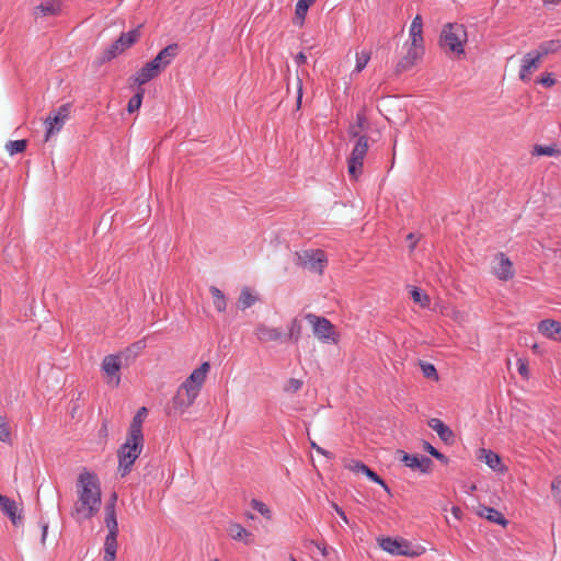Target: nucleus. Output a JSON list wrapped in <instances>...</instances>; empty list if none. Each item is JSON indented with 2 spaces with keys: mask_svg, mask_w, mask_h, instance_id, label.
<instances>
[{
  "mask_svg": "<svg viewBox=\"0 0 561 561\" xmlns=\"http://www.w3.org/2000/svg\"><path fill=\"white\" fill-rule=\"evenodd\" d=\"M78 504L75 508L77 515L89 519L93 517L101 506V485L94 472L83 470L77 482Z\"/></svg>",
  "mask_w": 561,
  "mask_h": 561,
  "instance_id": "f257e3e1",
  "label": "nucleus"
},
{
  "mask_svg": "<svg viewBox=\"0 0 561 561\" xmlns=\"http://www.w3.org/2000/svg\"><path fill=\"white\" fill-rule=\"evenodd\" d=\"M367 129L365 108L356 114V123L348 127V136L356 138L355 146L347 159V172L353 180H357L363 173L364 159L368 151V136L360 134Z\"/></svg>",
  "mask_w": 561,
  "mask_h": 561,
  "instance_id": "f03ea898",
  "label": "nucleus"
},
{
  "mask_svg": "<svg viewBox=\"0 0 561 561\" xmlns=\"http://www.w3.org/2000/svg\"><path fill=\"white\" fill-rule=\"evenodd\" d=\"M468 39L467 30L459 23H447L439 36V46L457 56L465 54L463 45Z\"/></svg>",
  "mask_w": 561,
  "mask_h": 561,
  "instance_id": "7ed1b4c3",
  "label": "nucleus"
},
{
  "mask_svg": "<svg viewBox=\"0 0 561 561\" xmlns=\"http://www.w3.org/2000/svg\"><path fill=\"white\" fill-rule=\"evenodd\" d=\"M144 447V439L130 440L127 435L126 442L117 450L118 456V472L122 478L126 477L130 471L136 459L141 454Z\"/></svg>",
  "mask_w": 561,
  "mask_h": 561,
  "instance_id": "20e7f679",
  "label": "nucleus"
},
{
  "mask_svg": "<svg viewBox=\"0 0 561 561\" xmlns=\"http://www.w3.org/2000/svg\"><path fill=\"white\" fill-rule=\"evenodd\" d=\"M197 396L196 389L183 388L181 385L172 398L171 404L167 408L168 415L183 414L194 403Z\"/></svg>",
  "mask_w": 561,
  "mask_h": 561,
  "instance_id": "39448f33",
  "label": "nucleus"
},
{
  "mask_svg": "<svg viewBox=\"0 0 561 561\" xmlns=\"http://www.w3.org/2000/svg\"><path fill=\"white\" fill-rule=\"evenodd\" d=\"M379 546L393 556L416 557L421 553L411 542L402 538L385 537L379 539Z\"/></svg>",
  "mask_w": 561,
  "mask_h": 561,
  "instance_id": "423d86ee",
  "label": "nucleus"
},
{
  "mask_svg": "<svg viewBox=\"0 0 561 561\" xmlns=\"http://www.w3.org/2000/svg\"><path fill=\"white\" fill-rule=\"evenodd\" d=\"M305 319L312 325L314 335L321 341L332 340L337 341V334L334 331V325L324 317H319L314 313H307Z\"/></svg>",
  "mask_w": 561,
  "mask_h": 561,
  "instance_id": "0eeeda50",
  "label": "nucleus"
},
{
  "mask_svg": "<svg viewBox=\"0 0 561 561\" xmlns=\"http://www.w3.org/2000/svg\"><path fill=\"white\" fill-rule=\"evenodd\" d=\"M396 458L403 462L405 467L421 473H430L434 466L431 458L417 454L411 455L402 449L396 451Z\"/></svg>",
  "mask_w": 561,
  "mask_h": 561,
  "instance_id": "6e6552de",
  "label": "nucleus"
},
{
  "mask_svg": "<svg viewBox=\"0 0 561 561\" xmlns=\"http://www.w3.org/2000/svg\"><path fill=\"white\" fill-rule=\"evenodd\" d=\"M297 265L308 267L313 272H323L324 263H327L325 253L322 250H310L295 253Z\"/></svg>",
  "mask_w": 561,
  "mask_h": 561,
  "instance_id": "1a4fd4ad",
  "label": "nucleus"
},
{
  "mask_svg": "<svg viewBox=\"0 0 561 561\" xmlns=\"http://www.w3.org/2000/svg\"><path fill=\"white\" fill-rule=\"evenodd\" d=\"M70 110L71 103L62 104L54 113L53 116L49 115L46 118L47 128L45 134V140H48L54 133L59 131L62 128L65 122L69 118Z\"/></svg>",
  "mask_w": 561,
  "mask_h": 561,
  "instance_id": "9d476101",
  "label": "nucleus"
},
{
  "mask_svg": "<svg viewBox=\"0 0 561 561\" xmlns=\"http://www.w3.org/2000/svg\"><path fill=\"white\" fill-rule=\"evenodd\" d=\"M424 46H413L410 44L405 55L397 62L394 72L401 75L410 70L416 61L424 55Z\"/></svg>",
  "mask_w": 561,
  "mask_h": 561,
  "instance_id": "9b49d317",
  "label": "nucleus"
},
{
  "mask_svg": "<svg viewBox=\"0 0 561 561\" xmlns=\"http://www.w3.org/2000/svg\"><path fill=\"white\" fill-rule=\"evenodd\" d=\"M160 73L159 68L150 60L129 78V81H131L130 87L138 85V88H141V85L157 78Z\"/></svg>",
  "mask_w": 561,
  "mask_h": 561,
  "instance_id": "f8f14e48",
  "label": "nucleus"
},
{
  "mask_svg": "<svg viewBox=\"0 0 561 561\" xmlns=\"http://www.w3.org/2000/svg\"><path fill=\"white\" fill-rule=\"evenodd\" d=\"M209 369L210 364L208 362L202 363V365L198 368L194 369L182 383L183 388L196 389V393H199L201 388L206 380Z\"/></svg>",
  "mask_w": 561,
  "mask_h": 561,
  "instance_id": "ddd939ff",
  "label": "nucleus"
},
{
  "mask_svg": "<svg viewBox=\"0 0 561 561\" xmlns=\"http://www.w3.org/2000/svg\"><path fill=\"white\" fill-rule=\"evenodd\" d=\"M180 53V46L178 43L169 44L167 47L161 49L158 55L151 60L159 70L162 72Z\"/></svg>",
  "mask_w": 561,
  "mask_h": 561,
  "instance_id": "4468645a",
  "label": "nucleus"
},
{
  "mask_svg": "<svg viewBox=\"0 0 561 561\" xmlns=\"http://www.w3.org/2000/svg\"><path fill=\"white\" fill-rule=\"evenodd\" d=\"M350 470L356 473L365 474L370 481L381 485L387 493L390 494V489L385 482V480L378 476L374 470H371L367 465L359 460H351L346 466Z\"/></svg>",
  "mask_w": 561,
  "mask_h": 561,
  "instance_id": "2eb2a0df",
  "label": "nucleus"
},
{
  "mask_svg": "<svg viewBox=\"0 0 561 561\" xmlns=\"http://www.w3.org/2000/svg\"><path fill=\"white\" fill-rule=\"evenodd\" d=\"M61 5L60 0H46L34 8L33 15L35 19L57 16L61 12Z\"/></svg>",
  "mask_w": 561,
  "mask_h": 561,
  "instance_id": "dca6fc26",
  "label": "nucleus"
},
{
  "mask_svg": "<svg viewBox=\"0 0 561 561\" xmlns=\"http://www.w3.org/2000/svg\"><path fill=\"white\" fill-rule=\"evenodd\" d=\"M427 425L434 430L439 438L447 445H453L456 440L454 432L442 420L433 417L428 420Z\"/></svg>",
  "mask_w": 561,
  "mask_h": 561,
  "instance_id": "f3484780",
  "label": "nucleus"
},
{
  "mask_svg": "<svg viewBox=\"0 0 561 561\" xmlns=\"http://www.w3.org/2000/svg\"><path fill=\"white\" fill-rule=\"evenodd\" d=\"M148 414V410L145 407H141L137 413L134 415L133 421L130 423L127 435L130 436V440L134 439H144L142 434V423L145 417Z\"/></svg>",
  "mask_w": 561,
  "mask_h": 561,
  "instance_id": "a211bd4d",
  "label": "nucleus"
},
{
  "mask_svg": "<svg viewBox=\"0 0 561 561\" xmlns=\"http://www.w3.org/2000/svg\"><path fill=\"white\" fill-rule=\"evenodd\" d=\"M538 331L552 340L561 341V322L552 319H545L538 323Z\"/></svg>",
  "mask_w": 561,
  "mask_h": 561,
  "instance_id": "6ab92c4d",
  "label": "nucleus"
},
{
  "mask_svg": "<svg viewBox=\"0 0 561 561\" xmlns=\"http://www.w3.org/2000/svg\"><path fill=\"white\" fill-rule=\"evenodd\" d=\"M0 508L4 515H7L14 526H18L22 522L21 514L18 513L16 503L8 497L7 495L0 494Z\"/></svg>",
  "mask_w": 561,
  "mask_h": 561,
  "instance_id": "aec40b11",
  "label": "nucleus"
},
{
  "mask_svg": "<svg viewBox=\"0 0 561 561\" xmlns=\"http://www.w3.org/2000/svg\"><path fill=\"white\" fill-rule=\"evenodd\" d=\"M122 366L121 355H107L104 357L102 362V369L105 371L107 376H115V387H118L121 382V377L117 375Z\"/></svg>",
  "mask_w": 561,
  "mask_h": 561,
  "instance_id": "412c9836",
  "label": "nucleus"
},
{
  "mask_svg": "<svg viewBox=\"0 0 561 561\" xmlns=\"http://www.w3.org/2000/svg\"><path fill=\"white\" fill-rule=\"evenodd\" d=\"M477 514L480 517H483V518L488 519L489 522L501 525L503 527H505L508 524V520L504 517V515L499 510H496L494 507H490V506L481 504V505H479V507L477 510Z\"/></svg>",
  "mask_w": 561,
  "mask_h": 561,
  "instance_id": "4be33fe9",
  "label": "nucleus"
},
{
  "mask_svg": "<svg viewBox=\"0 0 561 561\" xmlns=\"http://www.w3.org/2000/svg\"><path fill=\"white\" fill-rule=\"evenodd\" d=\"M255 335L261 342L279 341L284 339V334L277 328H270L263 323L255 328Z\"/></svg>",
  "mask_w": 561,
  "mask_h": 561,
  "instance_id": "5701e85b",
  "label": "nucleus"
},
{
  "mask_svg": "<svg viewBox=\"0 0 561 561\" xmlns=\"http://www.w3.org/2000/svg\"><path fill=\"white\" fill-rule=\"evenodd\" d=\"M142 27V25H138L137 27L126 32V33H122L119 35V37L116 39V43L119 45V48L123 49V51H125L126 49H128L129 47H131L134 44H136L140 36H141V32H140V28Z\"/></svg>",
  "mask_w": 561,
  "mask_h": 561,
  "instance_id": "b1692460",
  "label": "nucleus"
},
{
  "mask_svg": "<svg viewBox=\"0 0 561 561\" xmlns=\"http://www.w3.org/2000/svg\"><path fill=\"white\" fill-rule=\"evenodd\" d=\"M410 44H412L413 46H424L423 20L420 14H416L415 18L412 20L410 26Z\"/></svg>",
  "mask_w": 561,
  "mask_h": 561,
  "instance_id": "393cba45",
  "label": "nucleus"
},
{
  "mask_svg": "<svg viewBox=\"0 0 561 561\" xmlns=\"http://www.w3.org/2000/svg\"><path fill=\"white\" fill-rule=\"evenodd\" d=\"M501 261L495 268V274L501 280H508L514 277L513 263L504 253H500Z\"/></svg>",
  "mask_w": 561,
  "mask_h": 561,
  "instance_id": "a878e982",
  "label": "nucleus"
},
{
  "mask_svg": "<svg viewBox=\"0 0 561 561\" xmlns=\"http://www.w3.org/2000/svg\"><path fill=\"white\" fill-rule=\"evenodd\" d=\"M227 531L234 540L242 541L245 545H250L252 542V534L238 523L230 524Z\"/></svg>",
  "mask_w": 561,
  "mask_h": 561,
  "instance_id": "bb28decb",
  "label": "nucleus"
},
{
  "mask_svg": "<svg viewBox=\"0 0 561 561\" xmlns=\"http://www.w3.org/2000/svg\"><path fill=\"white\" fill-rule=\"evenodd\" d=\"M561 49V39H550L541 42L535 49L536 53L540 54L541 58L550 54H556Z\"/></svg>",
  "mask_w": 561,
  "mask_h": 561,
  "instance_id": "cd10ccee",
  "label": "nucleus"
},
{
  "mask_svg": "<svg viewBox=\"0 0 561 561\" xmlns=\"http://www.w3.org/2000/svg\"><path fill=\"white\" fill-rule=\"evenodd\" d=\"M481 453L483 454L485 463L491 469L497 470V471L506 470V468L502 465L501 457L496 453H494L490 449H484V448L481 449Z\"/></svg>",
  "mask_w": 561,
  "mask_h": 561,
  "instance_id": "c85d7f7f",
  "label": "nucleus"
},
{
  "mask_svg": "<svg viewBox=\"0 0 561 561\" xmlns=\"http://www.w3.org/2000/svg\"><path fill=\"white\" fill-rule=\"evenodd\" d=\"M123 51L122 48H119V45L115 42H113L106 49L103 50L102 55L98 58L96 62L98 65H104L105 62L111 61L118 55H121Z\"/></svg>",
  "mask_w": 561,
  "mask_h": 561,
  "instance_id": "c756f323",
  "label": "nucleus"
},
{
  "mask_svg": "<svg viewBox=\"0 0 561 561\" xmlns=\"http://www.w3.org/2000/svg\"><path fill=\"white\" fill-rule=\"evenodd\" d=\"M259 297L253 295L249 287H243L238 299V307L241 310H245L253 306Z\"/></svg>",
  "mask_w": 561,
  "mask_h": 561,
  "instance_id": "7c9ffc66",
  "label": "nucleus"
},
{
  "mask_svg": "<svg viewBox=\"0 0 561 561\" xmlns=\"http://www.w3.org/2000/svg\"><path fill=\"white\" fill-rule=\"evenodd\" d=\"M209 291L213 296V302L218 312H225L227 309V299L225 294L216 286H210Z\"/></svg>",
  "mask_w": 561,
  "mask_h": 561,
  "instance_id": "2f4dec72",
  "label": "nucleus"
},
{
  "mask_svg": "<svg viewBox=\"0 0 561 561\" xmlns=\"http://www.w3.org/2000/svg\"><path fill=\"white\" fill-rule=\"evenodd\" d=\"M301 333H302L301 321L297 318H294L290 322L288 333L284 334V340L297 343L301 337Z\"/></svg>",
  "mask_w": 561,
  "mask_h": 561,
  "instance_id": "473e14b6",
  "label": "nucleus"
},
{
  "mask_svg": "<svg viewBox=\"0 0 561 561\" xmlns=\"http://www.w3.org/2000/svg\"><path fill=\"white\" fill-rule=\"evenodd\" d=\"M105 524L108 528V534L105 539H110L111 541L117 540L118 535V524L116 519V514H105Z\"/></svg>",
  "mask_w": 561,
  "mask_h": 561,
  "instance_id": "72a5a7b5",
  "label": "nucleus"
},
{
  "mask_svg": "<svg viewBox=\"0 0 561 561\" xmlns=\"http://www.w3.org/2000/svg\"><path fill=\"white\" fill-rule=\"evenodd\" d=\"M541 59L540 54L536 53V50H531L524 56L522 62L526 68L534 71L540 67Z\"/></svg>",
  "mask_w": 561,
  "mask_h": 561,
  "instance_id": "f704fd0d",
  "label": "nucleus"
},
{
  "mask_svg": "<svg viewBox=\"0 0 561 561\" xmlns=\"http://www.w3.org/2000/svg\"><path fill=\"white\" fill-rule=\"evenodd\" d=\"M5 148L11 156H14L16 153H22L27 148V140L26 139L10 140L7 142Z\"/></svg>",
  "mask_w": 561,
  "mask_h": 561,
  "instance_id": "c9c22d12",
  "label": "nucleus"
},
{
  "mask_svg": "<svg viewBox=\"0 0 561 561\" xmlns=\"http://www.w3.org/2000/svg\"><path fill=\"white\" fill-rule=\"evenodd\" d=\"M145 90L142 88H138V91L129 99L127 104L128 113H134L138 111L141 106L144 99Z\"/></svg>",
  "mask_w": 561,
  "mask_h": 561,
  "instance_id": "e433bc0d",
  "label": "nucleus"
},
{
  "mask_svg": "<svg viewBox=\"0 0 561 561\" xmlns=\"http://www.w3.org/2000/svg\"><path fill=\"white\" fill-rule=\"evenodd\" d=\"M411 297L414 302L419 304L421 307L425 308L430 306V297L424 291H422L419 287H413L411 290Z\"/></svg>",
  "mask_w": 561,
  "mask_h": 561,
  "instance_id": "4c0bfd02",
  "label": "nucleus"
},
{
  "mask_svg": "<svg viewBox=\"0 0 561 561\" xmlns=\"http://www.w3.org/2000/svg\"><path fill=\"white\" fill-rule=\"evenodd\" d=\"M117 551V540L111 541L105 539L104 542V561H115Z\"/></svg>",
  "mask_w": 561,
  "mask_h": 561,
  "instance_id": "58836bf2",
  "label": "nucleus"
},
{
  "mask_svg": "<svg viewBox=\"0 0 561 561\" xmlns=\"http://www.w3.org/2000/svg\"><path fill=\"white\" fill-rule=\"evenodd\" d=\"M419 365L425 378L438 380L437 369L432 363L420 360Z\"/></svg>",
  "mask_w": 561,
  "mask_h": 561,
  "instance_id": "ea45409f",
  "label": "nucleus"
},
{
  "mask_svg": "<svg viewBox=\"0 0 561 561\" xmlns=\"http://www.w3.org/2000/svg\"><path fill=\"white\" fill-rule=\"evenodd\" d=\"M0 442L12 444L11 430L5 416H0Z\"/></svg>",
  "mask_w": 561,
  "mask_h": 561,
  "instance_id": "a19ab883",
  "label": "nucleus"
},
{
  "mask_svg": "<svg viewBox=\"0 0 561 561\" xmlns=\"http://www.w3.org/2000/svg\"><path fill=\"white\" fill-rule=\"evenodd\" d=\"M314 1L316 0H298L295 9L296 16L304 21L309 8L314 3Z\"/></svg>",
  "mask_w": 561,
  "mask_h": 561,
  "instance_id": "79ce46f5",
  "label": "nucleus"
},
{
  "mask_svg": "<svg viewBox=\"0 0 561 561\" xmlns=\"http://www.w3.org/2000/svg\"><path fill=\"white\" fill-rule=\"evenodd\" d=\"M423 449L431 456H433L435 459L439 460L442 463L447 465L449 462L448 457H446L443 453H440L426 440L423 443Z\"/></svg>",
  "mask_w": 561,
  "mask_h": 561,
  "instance_id": "37998d69",
  "label": "nucleus"
},
{
  "mask_svg": "<svg viewBox=\"0 0 561 561\" xmlns=\"http://www.w3.org/2000/svg\"><path fill=\"white\" fill-rule=\"evenodd\" d=\"M534 154L536 156H548V157H553V156H557L560 153V150L557 149L554 146H541V145H536L534 147V151H533Z\"/></svg>",
  "mask_w": 561,
  "mask_h": 561,
  "instance_id": "c03bdc74",
  "label": "nucleus"
},
{
  "mask_svg": "<svg viewBox=\"0 0 561 561\" xmlns=\"http://www.w3.org/2000/svg\"><path fill=\"white\" fill-rule=\"evenodd\" d=\"M369 59H370V53L362 51V53L356 54L355 70L357 72H360L362 70H364V68L367 66Z\"/></svg>",
  "mask_w": 561,
  "mask_h": 561,
  "instance_id": "a18cd8bd",
  "label": "nucleus"
},
{
  "mask_svg": "<svg viewBox=\"0 0 561 561\" xmlns=\"http://www.w3.org/2000/svg\"><path fill=\"white\" fill-rule=\"evenodd\" d=\"M251 506H252L253 510L257 511L264 517L271 518V510L263 502H261V501H259L256 499H253L251 501Z\"/></svg>",
  "mask_w": 561,
  "mask_h": 561,
  "instance_id": "49530a36",
  "label": "nucleus"
},
{
  "mask_svg": "<svg viewBox=\"0 0 561 561\" xmlns=\"http://www.w3.org/2000/svg\"><path fill=\"white\" fill-rule=\"evenodd\" d=\"M557 80L553 78L551 72H545L537 78L536 83L543 85L545 88H552Z\"/></svg>",
  "mask_w": 561,
  "mask_h": 561,
  "instance_id": "de8ad7c7",
  "label": "nucleus"
},
{
  "mask_svg": "<svg viewBox=\"0 0 561 561\" xmlns=\"http://www.w3.org/2000/svg\"><path fill=\"white\" fill-rule=\"evenodd\" d=\"M551 491L554 499L561 504V474L557 476L551 483Z\"/></svg>",
  "mask_w": 561,
  "mask_h": 561,
  "instance_id": "09e8293b",
  "label": "nucleus"
},
{
  "mask_svg": "<svg viewBox=\"0 0 561 561\" xmlns=\"http://www.w3.org/2000/svg\"><path fill=\"white\" fill-rule=\"evenodd\" d=\"M302 386V381L296 378H290L284 387V390L287 392H296Z\"/></svg>",
  "mask_w": 561,
  "mask_h": 561,
  "instance_id": "8fccbe9b",
  "label": "nucleus"
},
{
  "mask_svg": "<svg viewBox=\"0 0 561 561\" xmlns=\"http://www.w3.org/2000/svg\"><path fill=\"white\" fill-rule=\"evenodd\" d=\"M517 369H518L519 375L524 379H528L529 378L528 362L526 359H524V358H518L517 359Z\"/></svg>",
  "mask_w": 561,
  "mask_h": 561,
  "instance_id": "3c124183",
  "label": "nucleus"
},
{
  "mask_svg": "<svg viewBox=\"0 0 561 561\" xmlns=\"http://www.w3.org/2000/svg\"><path fill=\"white\" fill-rule=\"evenodd\" d=\"M309 442H310L311 448L314 449L318 454L327 457L328 459H334V454L333 453L322 448L314 440H312L310 438H309Z\"/></svg>",
  "mask_w": 561,
  "mask_h": 561,
  "instance_id": "603ef678",
  "label": "nucleus"
},
{
  "mask_svg": "<svg viewBox=\"0 0 561 561\" xmlns=\"http://www.w3.org/2000/svg\"><path fill=\"white\" fill-rule=\"evenodd\" d=\"M533 70L525 67V65L522 62L520 70H519V79L523 81H529L530 75Z\"/></svg>",
  "mask_w": 561,
  "mask_h": 561,
  "instance_id": "864d4df0",
  "label": "nucleus"
},
{
  "mask_svg": "<svg viewBox=\"0 0 561 561\" xmlns=\"http://www.w3.org/2000/svg\"><path fill=\"white\" fill-rule=\"evenodd\" d=\"M321 552L323 557H329L331 549L327 546V543H319L317 541H311Z\"/></svg>",
  "mask_w": 561,
  "mask_h": 561,
  "instance_id": "5fc2aeb1",
  "label": "nucleus"
},
{
  "mask_svg": "<svg viewBox=\"0 0 561 561\" xmlns=\"http://www.w3.org/2000/svg\"><path fill=\"white\" fill-rule=\"evenodd\" d=\"M331 506L337 513V515L343 519V522L348 524V518H347L345 512L335 502H332Z\"/></svg>",
  "mask_w": 561,
  "mask_h": 561,
  "instance_id": "6e6d98bb",
  "label": "nucleus"
},
{
  "mask_svg": "<svg viewBox=\"0 0 561 561\" xmlns=\"http://www.w3.org/2000/svg\"><path fill=\"white\" fill-rule=\"evenodd\" d=\"M301 99H302V82L301 80L298 78L297 79V108L300 107L301 105Z\"/></svg>",
  "mask_w": 561,
  "mask_h": 561,
  "instance_id": "4d7b16f0",
  "label": "nucleus"
},
{
  "mask_svg": "<svg viewBox=\"0 0 561 561\" xmlns=\"http://www.w3.org/2000/svg\"><path fill=\"white\" fill-rule=\"evenodd\" d=\"M140 348L141 342L134 343L130 347L126 348V351L122 355L128 356L129 353H134L136 355Z\"/></svg>",
  "mask_w": 561,
  "mask_h": 561,
  "instance_id": "13d9d810",
  "label": "nucleus"
},
{
  "mask_svg": "<svg viewBox=\"0 0 561 561\" xmlns=\"http://www.w3.org/2000/svg\"><path fill=\"white\" fill-rule=\"evenodd\" d=\"M295 60L298 65H304L307 62V56L300 51L296 55Z\"/></svg>",
  "mask_w": 561,
  "mask_h": 561,
  "instance_id": "bf43d9fd",
  "label": "nucleus"
},
{
  "mask_svg": "<svg viewBox=\"0 0 561 561\" xmlns=\"http://www.w3.org/2000/svg\"><path fill=\"white\" fill-rule=\"evenodd\" d=\"M41 527H42V542L44 543L46 540V536H47L48 524L45 522H41Z\"/></svg>",
  "mask_w": 561,
  "mask_h": 561,
  "instance_id": "052dcab7",
  "label": "nucleus"
},
{
  "mask_svg": "<svg viewBox=\"0 0 561 561\" xmlns=\"http://www.w3.org/2000/svg\"><path fill=\"white\" fill-rule=\"evenodd\" d=\"M451 514L457 518V519H461L462 517V511L459 506H453L451 507Z\"/></svg>",
  "mask_w": 561,
  "mask_h": 561,
  "instance_id": "680f3d73",
  "label": "nucleus"
},
{
  "mask_svg": "<svg viewBox=\"0 0 561 561\" xmlns=\"http://www.w3.org/2000/svg\"><path fill=\"white\" fill-rule=\"evenodd\" d=\"M105 514H116L115 505H113V503H106Z\"/></svg>",
  "mask_w": 561,
  "mask_h": 561,
  "instance_id": "e2e57ef3",
  "label": "nucleus"
},
{
  "mask_svg": "<svg viewBox=\"0 0 561 561\" xmlns=\"http://www.w3.org/2000/svg\"><path fill=\"white\" fill-rule=\"evenodd\" d=\"M100 434L103 436H107V421H103L102 426L100 428Z\"/></svg>",
  "mask_w": 561,
  "mask_h": 561,
  "instance_id": "0e129e2a",
  "label": "nucleus"
},
{
  "mask_svg": "<svg viewBox=\"0 0 561 561\" xmlns=\"http://www.w3.org/2000/svg\"><path fill=\"white\" fill-rule=\"evenodd\" d=\"M116 501H117V494L115 492H113L110 496V500L107 501V503H113V505H116Z\"/></svg>",
  "mask_w": 561,
  "mask_h": 561,
  "instance_id": "69168bd1",
  "label": "nucleus"
},
{
  "mask_svg": "<svg viewBox=\"0 0 561 561\" xmlns=\"http://www.w3.org/2000/svg\"><path fill=\"white\" fill-rule=\"evenodd\" d=\"M408 240L410 241H413L414 239V234L413 233H409L408 237H407Z\"/></svg>",
  "mask_w": 561,
  "mask_h": 561,
  "instance_id": "338daca9",
  "label": "nucleus"
},
{
  "mask_svg": "<svg viewBox=\"0 0 561 561\" xmlns=\"http://www.w3.org/2000/svg\"><path fill=\"white\" fill-rule=\"evenodd\" d=\"M415 244H416V242H415V241H413V242L410 244V249H414V248H415Z\"/></svg>",
  "mask_w": 561,
  "mask_h": 561,
  "instance_id": "774afa93",
  "label": "nucleus"
}]
</instances>
